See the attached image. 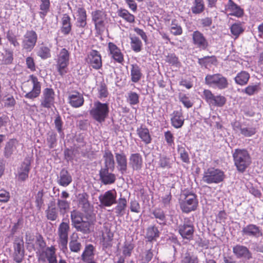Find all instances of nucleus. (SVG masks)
Here are the masks:
<instances>
[{"label": "nucleus", "instance_id": "1", "mask_svg": "<svg viewBox=\"0 0 263 263\" xmlns=\"http://www.w3.org/2000/svg\"><path fill=\"white\" fill-rule=\"evenodd\" d=\"M233 162L237 171L244 173L251 164L250 154L246 149L236 148L232 151Z\"/></svg>", "mask_w": 263, "mask_h": 263}, {"label": "nucleus", "instance_id": "2", "mask_svg": "<svg viewBox=\"0 0 263 263\" xmlns=\"http://www.w3.org/2000/svg\"><path fill=\"white\" fill-rule=\"evenodd\" d=\"M24 92H25V98L33 100L40 96L41 92V83L39 81L37 78L31 74L26 84L24 85Z\"/></svg>", "mask_w": 263, "mask_h": 263}, {"label": "nucleus", "instance_id": "3", "mask_svg": "<svg viewBox=\"0 0 263 263\" xmlns=\"http://www.w3.org/2000/svg\"><path fill=\"white\" fill-rule=\"evenodd\" d=\"M109 112V104L102 103L99 101L93 103V107L89 111L90 115L96 121L102 123L108 117Z\"/></svg>", "mask_w": 263, "mask_h": 263}, {"label": "nucleus", "instance_id": "4", "mask_svg": "<svg viewBox=\"0 0 263 263\" xmlns=\"http://www.w3.org/2000/svg\"><path fill=\"white\" fill-rule=\"evenodd\" d=\"M70 53L65 48L61 49L58 53L55 59V67L59 74L63 76L67 72L69 64Z\"/></svg>", "mask_w": 263, "mask_h": 263}, {"label": "nucleus", "instance_id": "5", "mask_svg": "<svg viewBox=\"0 0 263 263\" xmlns=\"http://www.w3.org/2000/svg\"><path fill=\"white\" fill-rule=\"evenodd\" d=\"M184 198L180 203V208L183 213H189L196 210L198 201L195 194L190 191H184Z\"/></svg>", "mask_w": 263, "mask_h": 263}, {"label": "nucleus", "instance_id": "6", "mask_svg": "<svg viewBox=\"0 0 263 263\" xmlns=\"http://www.w3.org/2000/svg\"><path fill=\"white\" fill-rule=\"evenodd\" d=\"M70 231L69 221H62L58 228V238L57 242L59 247L64 253L68 250V233Z\"/></svg>", "mask_w": 263, "mask_h": 263}, {"label": "nucleus", "instance_id": "7", "mask_svg": "<svg viewBox=\"0 0 263 263\" xmlns=\"http://www.w3.org/2000/svg\"><path fill=\"white\" fill-rule=\"evenodd\" d=\"M205 83L214 88L223 89L228 87L227 79L220 73L208 74L205 77Z\"/></svg>", "mask_w": 263, "mask_h": 263}, {"label": "nucleus", "instance_id": "8", "mask_svg": "<svg viewBox=\"0 0 263 263\" xmlns=\"http://www.w3.org/2000/svg\"><path fill=\"white\" fill-rule=\"evenodd\" d=\"M224 178V172L221 170L210 167L204 171L202 180L208 184L219 183Z\"/></svg>", "mask_w": 263, "mask_h": 263}, {"label": "nucleus", "instance_id": "9", "mask_svg": "<svg viewBox=\"0 0 263 263\" xmlns=\"http://www.w3.org/2000/svg\"><path fill=\"white\" fill-rule=\"evenodd\" d=\"M57 249L54 246L47 247L44 250L36 252L38 260L43 262L58 263Z\"/></svg>", "mask_w": 263, "mask_h": 263}, {"label": "nucleus", "instance_id": "10", "mask_svg": "<svg viewBox=\"0 0 263 263\" xmlns=\"http://www.w3.org/2000/svg\"><path fill=\"white\" fill-rule=\"evenodd\" d=\"M203 98L210 106L218 107L224 106L227 101L225 97L220 95L215 96L209 89L203 90Z\"/></svg>", "mask_w": 263, "mask_h": 263}, {"label": "nucleus", "instance_id": "11", "mask_svg": "<svg viewBox=\"0 0 263 263\" xmlns=\"http://www.w3.org/2000/svg\"><path fill=\"white\" fill-rule=\"evenodd\" d=\"M37 41V34L33 30H27L23 36L22 47L26 52H30L35 47Z\"/></svg>", "mask_w": 263, "mask_h": 263}, {"label": "nucleus", "instance_id": "12", "mask_svg": "<svg viewBox=\"0 0 263 263\" xmlns=\"http://www.w3.org/2000/svg\"><path fill=\"white\" fill-rule=\"evenodd\" d=\"M178 231L183 239H192L194 232V222L190 218H185L182 224L178 226Z\"/></svg>", "mask_w": 263, "mask_h": 263}, {"label": "nucleus", "instance_id": "13", "mask_svg": "<svg viewBox=\"0 0 263 263\" xmlns=\"http://www.w3.org/2000/svg\"><path fill=\"white\" fill-rule=\"evenodd\" d=\"M55 97V92L52 88L44 89L40 99L41 106L48 109L51 108L54 105Z\"/></svg>", "mask_w": 263, "mask_h": 263}, {"label": "nucleus", "instance_id": "14", "mask_svg": "<svg viewBox=\"0 0 263 263\" xmlns=\"http://www.w3.org/2000/svg\"><path fill=\"white\" fill-rule=\"evenodd\" d=\"M117 193L115 189L105 192L99 196V200L102 206L110 207L117 202Z\"/></svg>", "mask_w": 263, "mask_h": 263}, {"label": "nucleus", "instance_id": "15", "mask_svg": "<svg viewBox=\"0 0 263 263\" xmlns=\"http://www.w3.org/2000/svg\"><path fill=\"white\" fill-rule=\"evenodd\" d=\"M232 127L236 133H238L246 137H250L254 135L256 133V129L253 126L241 124L237 121L234 122Z\"/></svg>", "mask_w": 263, "mask_h": 263}, {"label": "nucleus", "instance_id": "16", "mask_svg": "<svg viewBox=\"0 0 263 263\" xmlns=\"http://www.w3.org/2000/svg\"><path fill=\"white\" fill-rule=\"evenodd\" d=\"M192 39L194 46L200 50H205L209 47V43L206 37L199 30L193 31Z\"/></svg>", "mask_w": 263, "mask_h": 263}, {"label": "nucleus", "instance_id": "17", "mask_svg": "<svg viewBox=\"0 0 263 263\" xmlns=\"http://www.w3.org/2000/svg\"><path fill=\"white\" fill-rule=\"evenodd\" d=\"M241 234L246 237L255 238H258L263 234L261 228L253 223H250L243 227L241 230Z\"/></svg>", "mask_w": 263, "mask_h": 263}, {"label": "nucleus", "instance_id": "18", "mask_svg": "<svg viewBox=\"0 0 263 263\" xmlns=\"http://www.w3.org/2000/svg\"><path fill=\"white\" fill-rule=\"evenodd\" d=\"M117 169L122 175L127 173V159L126 155L123 152L115 153Z\"/></svg>", "mask_w": 263, "mask_h": 263}, {"label": "nucleus", "instance_id": "19", "mask_svg": "<svg viewBox=\"0 0 263 263\" xmlns=\"http://www.w3.org/2000/svg\"><path fill=\"white\" fill-rule=\"evenodd\" d=\"M24 241L22 238H15L13 247L14 249V260L17 263L22 262L24 255Z\"/></svg>", "mask_w": 263, "mask_h": 263}, {"label": "nucleus", "instance_id": "20", "mask_svg": "<svg viewBox=\"0 0 263 263\" xmlns=\"http://www.w3.org/2000/svg\"><path fill=\"white\" fill-rule=\"evenodd\" d=\"M88 62L93 69H100L102 66L101 54L96 50H91L87 55Z\"/></svg>", "mask_w": 263, "mask_h": 263}, {"label": "nucleus", "instance_id": "21", "mask_svg": "<svg viewBox=\"0 0 263 263\" xmlns=\"http://www.w3.org/2000/svg\"><path fill=\"white\" fill-rule=\"evenodd\" d=\"M233 253L237 258L250 260L252 258V253L249 249L243 245H236L233 247Z\"/></svg>", "mask_w": 263, "mask_h": 263}, {"label": "nucleus", "instance_id": "22", "mask_svg": "<svg viewBox=\"0 0 263 263\" xmlns=\"http://www.w3.org/2000/svg\"><path fill=\"white\" fill-rule=\"evenodd\" d=\"M31 159L26 157L18 169V179L25 181L28 178L29 172L30 170Z\"/></svg>", "mask_w": 263, "mask_h": 263}, {"label": "nucleus", "instance_id": "23", "mask_svg": "<svg viewBox=\"0 0 263 263\" xmlns=\"http://www.w3.org/2000/svg\"><path fill=\"white\" fill-rule=\"evenodd\" d=\"M110 168H101L99 171L100 180L104 185L113 184L116 179V175L110 173Z\"/></svg>", "mask_w": 263, "mask_h": 263}, {"label": "nucleus", "instance_id": "24", "mask_svg": "<svg viewBox=\"0 0 263 263\" xmlns=\"http://www.w3.org/2000/svg\"><path fill=\"white\" fill-rule=\"evenodd\" d=\"M108 49L111 57L116 62L122 64L124 62V56L120 49L114 43L108 44Z\"/></svg>", "mask_w": 263, "mask_h": 263}, {"label": "nucleus", "instance_id": "25", "mask_svg": "<svg viewBox=\"0 0 263 263\" xmlns=\"http://www.w3.org/2000/svg\"><path fill=\"white\" fill-rule=\"evenodd\" d=\"M143 158L139 153L130 154L129 157V164L133 171H139L143 166Z\"/></svg>", "mask_w": 263, "mask_h": 263}, {"label": "nucleus", "instance_id": "26", "mask_svg": "<svg viewBox=\"0 0 263 263\" xmlns=\"http://www.w3.org/2000/svg\"><path fill=\"white\" fill-rule=\"evenodd\" d=\"M68 101L72 107L78 108L83 105L84 100L81 93L78 91H74L69 95Z\"/></svg>", "mask_w": 263, "mask_h": 263}, {"label": "nucleus", "instance_id": "27", "mask_svg": "<svg viewBox=\"0 0 263 263\" xmlns=\"http://www.w3.org/2000/svg\"><path fill=\"white\" fill-rule=\"evenodd\" d=\"M76 26L84 28L87 25V14L86 10L82 7L78 8L77 10Z\"/></svg>", "mask_w": 263, "mask_h": 263}, {"label": "nucleus", "instance_id": "28", "mask_svg": "<svg viewBox=\"0 0 263 263\" xmlns=\"http://www.w3.org/2000/svg\"><path fill=\"white\" fill-rule=\"evenodd\" d=\"M171 121L172 126L175 128H179L181 127L183 125L184 121L182 110L174 111L172 114Z\"/></svg>", "mask_w": 263, "mask_h": 263}, {"label": "nucleus", "instance_id": "29", "mask_svg": "<svg viewBox=\"0 0 263 263\" xmlns=\"http://www.w3.org/2000/svg\"><path fill=\"white\" fill-rule=\"evenodd\" d=\"M71 29V18L68 14H64L61 19V31L64 35H67L70 33Z\"/></svg>", "mask_w": 263, "mask_h": 263}, {"label": "nucleus", "instance_id": "30", "mask_svg": "<svg viewBox=\"0 0 263 263\" xmlns=\"http://www.w3.org/2000/svg\"><path fill=\"white\" fill-rule=\"evenodd\" d=\"M225 10L230 15L237 17H240L243 14V10L232 0H229Z\"/></svg>", "mask_w": 263, "mask_h": 263}, {"label": "nucleus", "instance_id": "31", "mask_svg": "<svg viewBox=\"0 0 263 263\" xmlns=\"http://www.w3.org/2000/svg\"><path fill=\"white\" fill-rule=\"evenodd\" d=\"M104 166L103 168H110L113 171L115 168V160L112 152L109 149H105L103 153Z\"/></svg>", "mask_w": 263, "mask_h": 263}, {"label": "nucleus", "instance_id": "32", "mask_svg": "<svg viewBox=\"0 0 263 263\" xmlns=\"http://www.w3.org/2000/svg\"><path fill=\"white\" fill-rule=\"evenodd\" d=\"M117 205L114 210L117 216H123L125 213L127 201L125 197H120L117 200Z\"/></svg>", "mask_w": 263, "mask_h": 263}, {"label": "nucleus", "instance_id": "33", "mask_svg": "<svg viewBox=\"0 0 263 263\" xmlns=\"http://www.w3.org/2000/svg\"><path fill=\"white\" fill-rule=\"evenodd\" d=\"M88 195L85 192L78 195V205L84 212H87L90 209V204L88 201Z\"/></svg>", "mask_w": 263, "mask_h": 263}, {"label": "nucleus", "instance_id": "34", "mask_svg": "<svg viewBox=\"0 0 263 263\" xmlns=\"http://www.w3.org/2000/svg\"><path fill=\"white\" fill-rule=\"evenodd\" d=\"M72 182V177L65 169H62L60 173L58 183L62 186H67Z\"/></svg>", "mask_w": 263, "mask_h": 263}, {"label": "nucleus", "instance_id": "35", "mask_svg": "<svg viewBox=\"0 0 263 263\" xmlns=\"http://www.w3.org/2000/svg\"><path fill=\"white\" fill-rule=\"evenodd\" d=\"M160 232L155 226L148 227L146 230L145 238L148 241H156L159 237Z\"/></svg>", "mask_w": 263, "mask_h": 263}, {"label": "nucleus", "instance_id": "36", "mask_svg": "<svg viewBox=\"0 0 263 263\" xmlns=\"http://www.w3.org/2000/svg\"><path fill=\"white\" fill-rule=\"evenodd\" d=\"M131 67V81L134 83H137L142 77L141 69L137 64H132Z\"/></svg>", "mask_w": 263, "mask_h": 263}, {"label": "nucleus", "instance_id": "37", "mask_svg": "<svg viewBox=\"0 0 263 263\" xmlns=\"http://www.w3.org/2000/svg\"><path fill=\"white\" fill-rule=\"evenodd\" d=\"M16 143V140L14 139H11L6 142L4 150V155L6 158H9L14 152Z\"/></svg>", "mask_w": 263, "mask_h": 263}, {"label": "nucleus", "instance_id": "38", "mask_svg": "<svg viewBox=\"0 0 263 263\" xmlns=\"http://www.w3.org/2000/svg\"><path fill=\"white\" fill-rule=\"evenodd\" d=\"M137 133L142 141L145 144H147L151 142L152 138L149 130L147 128L142 127L138 128L137 130Z\"/></svg>", "mask_w": 263, "mask_h": 263}, {"label": "nucleus", "instance_id": "39", "mask_svg": "<svg viewBox=\"0 0 263 263\" xmlns=\"http://www.w3.org/2000/svg\"><path fill=\"white\" fill-rule=\"evenodd\" d=\"M152 214L157 219V223L161 225H165L166 223V217L163 210L157 208L153 210Z\"/></svg>", "mask_w": 263, "mask_h": 263}, {"label": "nucleus", "instance_id": "40", "mask_svg": "<svg viewBox=\"0 0 263 263\" xmlns=\"http://www.w3.org/2000/svg\"><path fill=\"white\" fill-rule=\"evenodd\" d=\"M36 54L43 60H46L51 57V51L47 46L42 44L36 50Z\"/></svg>", "mask_w": 263, "mask_h": 263}, {"label": "nucleus", "instance_id": "41", "mask_svg": "<svg viewBox=\"0 0 263 263\" xmlns=\"http://www.w3.org/2000/svg\"><path fill=\"white\" fill-rule=\"evenodd\" d=\"M1 64L10 65L14 60L13 52L9 49H6L1 55Z\"/></svg>", "mask_w": 263, "mask_h": 263}, {"label": "nucleus", "instance_id": "42", "mask_svg": "<svg viewBox=\"0 0 263 263\" xmlns=\"http://www.w3.org/2000/svg\"><path fill=\"white\" fill-rule=\"evenodd\" d=\"M91 223L89 221L83 220L80 222V224H77L74 226V228L77 231L80 232L84 234H88L90 232V227Z\"/></svg>", "mask_w": 263, "mask_h": 263}, {"label": "nucleus", "instance_id": "43", "mask_svg": "<svg viewBox=\"0 0 263 263\" xmlns=\"http://www.w3.org/2000/svg\"><path fill=\"white\" fill-rule=\"evenodd\" d=\"M250 78V74L245 71H241L237 73L235 78V82L240 85H245L247 84Z\"/></svg>", "mask_w": 263, "mask_h": 263}, {"label": "nucleus", "instance_id": "44", "mask_svg": "<svg viewBox=\"0 0 263 263\" xmlns=\"http://www.w3.org/2000/svg\"><path fill=\"white\" fill-rule=\"evenodd\" d=\"M117 13L119 16L122 17L128 23H133L135 21V16L130 13L126 9L120 8L118 10Z\"/></svg>", "mask_w": 263, "mask_h": 263}, {"label": "nucleus", "instance_id": "45", "mask_svg": "<svg viewBox=\"0 0 263 263\" xmlns=\"http://www.w3.org/2000/svg\"><path fill=\"white\" fill-rule=\"evenodd\" d=\"M94 249H95L92 245L89 244L86 245L81 255V259L83 261L86 262L88 260L91 259V257H93L94 255Z\"/></svg>", "mask_w": 263, "mask_h": 263}, {"label": "nucleus", "instance_id": "46", "mask_svg": "<svg viewBox=\"0 0 263 263\" xmlns=\"http://www.w3.org/2000/svg\"><path fill=\"white\" fill-rule=\"evenodd\" d=\"M205 9L203 0H194L191 11L193 14H199L202 13Z\"/></svg>", "mask_w": 263, "mask_h": 263}, {"label": "nucleus", "instance_id": "47", "mask_svg": "<svg viewBox=\"0 0 263 263\" xmlns=\"http://www.w3.org/2000/svg\"><path fill=\"white\" fill-rule=\"evenodd\" d=\"M50 6V0H40V9L41 11L39 12V14L41 18L44 19L46 16L49 11Z\"/></svg>", "mask_w": 263, "mask_h": 263}, {"label": "nucleus", "instance_id": "48", "mask_svg": "<svg viewBox=\"0 0 263 263\" xmlns=\"http://www.w3.org/2000/svg\"><path fill=\"white\" fill-rule=\"evenodd\" d=\"M70 218L71 224L73 227L83 220V214L81 212L74 210L70 213Z\"/></svg>", "mask_w": 263, "mask_h": 263}, {"label": "nucleus", "instance_id": "49", "mask_svg": "<svg viewBox=\"0 0 263 263\" xmlns=\"http://www.w3.org/2000/svg\"><path fill=\"white\" fill-rule=\"evenodd\" d=\"M158 164L159 167L163 169L170 168L172 167L173 161L165 155H160Z\"/></svg>", "mask_w": 263, "mask_h": 263}, {"label": "nucleus", "instance_id": "50", "mask_svg": "<svg viewBox=\"0 0 263 263\" xmlns=\"http://www.w3.org/2000/svg\"><path fill=\"white\" fill-rule=\"evenodd\" d=\"M130 46L132 50L136 52H139L142 49V43L140 39L136 36H130Z\"/></svg>", "mask_w": 263, "mask_h": 263}, {"label": "nucleus", "instance_id": "51", "mask_svg": "<svg viewBox=\"0 0 263 263\" xmlns=\"http://www.w3.org/2000/svg\"><path fill=\"white\" fill-rule=\"evenodd\" d=\"M197 255L192 252H186L182 255V263H198Z\"/></svg>", "mask_w": 263, "mask_h": 263}, {"label": "nucleus", "instance_id": "52", "mask_svg": "<svg viewBox=\"0 0 263 263\" xmlns=\"http://www.w3.org/2000/svg\"><path fill=\"white\" fill-rule=\"evenodd\" d=\"M135 245L132 241L126 240L122 247V253L125 257H129L131 256Z\"/></svg>", "mask_w": 263, "mask_h": 263}, {"label": "nucleus", "instance_id": "53", "mask_svg": "<svg viewBox=\"0 0 263 263\" xmlns=\"http://www.w3.org/2000/svg\"><path fill=\"white\" fill-rule=\"evenodd\" d=\"M97 90L98 92V98L103 99L107 97L109 92L106 84L104 81L99 83L97 86Z\"/></svg>", "mask_w": 263, "mask_h": 263}, {"label": "nucleus", "instance_id": "54", "mask_svg": "<svg viewBox=\"0 0 263 263\" xmlns=\"http://www.w3.org/2000/svg\"><path fill=\"white\" fill-rule=\"evenodd\" d=\"M217 59L215 56H205L202 58H199L198 63L202 66L206 67L209 64H216Z\"/></svg>", "mask_w": 263, "mask_h": 263}, {"label": "nucleus", "instance_id": "55", "mask_svg": "<svg viewBox=\"0 0 263 263\" xmlns=\"http://www.w3.org/2000/svg\"><path fill=\"white\" fill-rule=\"evenodd\" d=\"M69 248L71 252L79 253L82 248V245L77 239H71L69 242Z\"/></svg>", "mask_w": 263, "mask_h": 263}, {"label": "nucleus", "instance_id": "56", "mask_svg": "<svg viewBox=\"0 0 263 263\" xmlns=\"http://www.w3.org/2000/svg\"><path fill=\"white\" fill-rule=\"evenodd\" d=\"M113 236V234L109 231L102 235L101 242L104 248H107L111 247Z\"/></svg>", "mask_w": 263, "mask_h": 263}, {"label": "nucleus", "instance_id": "57", "mask_svg": "<svg viewBox=\"0 0 263 263\" xmlns=\"http://www.w3.org/2000/svg\"><path fill=\"white\" fill-rule=\"evenodd\" d=\"M178 98L179 101L187 108L192 107L194 104L193 100L186 94L180 93Z\"/></svg>", "mask_w": 263, "mask_h": 263}, {"label": "nucleus", "instance_id": "58", "mask_svg": "<svg viewBox=\"0 0 263 263\" xmlns=\"http://www.w3.org/2000/svg\"><path fill=\"white\" fill-rule=\"evenodd\" d=\"M126 100L130 105H137L139 103V95L135 92L130 91L127 93Z\"/></svg>", "mask_w": 263, "mask_h": 263}, {"label": "nucleus", "instance_id": "59", "mask_svg": "<svg viewBox=\"0 0 263 263\" xmlns=\"http://www.w3.org/2000/svg\"><path fill=\"white\" fill-rule=\"evenodd\" d=\"M178 152L180 155V158L182 162L189 164L190 162L189 155L185 148L181 145H178L177 147Z\"/></svg>", "mask_w": 263, "mask_h": 263}, {"label": "nucleus", "instance_id": "60", "mask_svg": "<svg viewBox=\"0 0 263 263\" xmlns=\"http://www.w3.org/2000/svg\"><path fill=\"white\" fill-rule=\"evenodd\" d=\"M47 218L51 221H55L58 217V210L55 207H50L45 211Z\"/></svg>", "mask_w": 263, "mask_h": 263}, {"label": "nucleus", "instance_id": "61", "mask_svg": "<svg viewBox=\"0 0 263 263\" xmlns=\"http://www.w3.org/2000/svg\"><path fill=\"white\" fill-rule=\"evenodd\" d=\"M6 38L10 44L15 48L20 47V43L16 35L12 31H8L6 34Z\"/></svg>", "mask_w": 263, "mask_h": 263}, {"label": "nucleus", "instance_id": "62", "mask_svg": "<svg viewBox=\"0 0 263 263\" xmlns=\"http://www.w3.org/2000/svg\"><path fill=\"white\" fill-rule=\"evenodd\" d=\"M230 30L231 33L234 35L236 38L238 37L244 31L241 24L240 23L233 24L231 26Z\"/></svg>", "mask_w": 263, "mask_h": 263}, {"label": "nucleus", "instance_id": "63", "mask_svg": "<svg viewBox=\"0 0 263 263\" xmlns=\"http://www.w3.org/2000/svg\"><path fill=\"white\" fill-rule=\"evenodd\" d=\"M165 60L166 62L172 66L178 67L180 64L179 59L175 53H168L165 56Z\"/></svg>", "mask_w": 263, "mask_h": 263}, {"label": "nucleus", "instance_id": "64", "mask_svg": "<svg viewBox=\"0 0 263 263\" xmlns=\"http://www.w3.org/2000/svg\"><path fill=\"white\" fill-rule=\"evenodd\" d=\"M3 102L4 106L8 108L13 107L16 104L14 97L11 95L5 96L3 99Z\"/></svg>", "mask_w": 263, "mask_h": 263}]
</instances>
